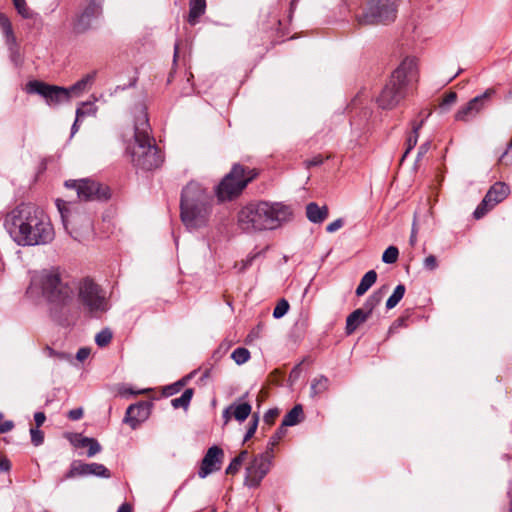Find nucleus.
Listing matches in <instances>:
<instances>
[{"label":"nucleus","instance_id":"4be33fe9","mask_svg":"<svg viewBox=\"0 0 512 512\" xmlns=\"http://www.w3.org/2000/svg\"><path fill=\"white\" fill-rule=\"evenodd\" d=\"M368 319L364 309L354 310L346 319L345 331L347 335H351L355 330Z\"/></svg>","mask_w":512,"mask_h":512},{"label":"nucleus","instance_id":"6ab92c4d","mask_svg":"<svg viewBox=\"0 0 512 512\" xmlns=\"http://www.w3.org/2000/svg\"><path fill=\"white\" fill-rule=\"evenodd\" d=\"M223 456L224 452L220 447L216 445L210 447L201 461L198 476L204 479L211 473L218 471L221 468Z\"/></svg>","mask_w":512,"mask_h":512},{"label":"nucleus","instance_id":"6e6d98bb","mask_svg":"<svg viewBox=\"0 0 512 512\" xmlns=\"http://www.w3.org/2000/svg\"><path fill=\"white\" fill-rule=\"evenodd\" d=\"M85 116V112L83 108H77L76 110V119L71 127V135H74L78 131V122L79 120Z\"/></svg>","mask_w":512,"mask_h":512},{"label":"nucleus","instance_id":"ea45409f","mask_svg":"<svg viewBox=\"0 0 512 512\" xmlns=\"http://www.w3.org/2000/svg\"><path fill=\"white\" fill-rule=\"evenodd\" d=\"M399 250L395 246H389L382 255V261L386 264H393L397 261Z\"/></svg>","mask_w":512,"mask_h":512},{"label":"nucleus","instance_id":"6e6552de","mask_svg":"<svg viewBox=\"0 0 512 512\" xmlns=\"http://www.w3.org/2000/svg\"><path fill=\"white\" fill-rule=\"evenodd\" d=\"M396 17L397 4L394 0H368L356 19L360 25H385L394 22Z\"/></svg>","mask_w":512,"mask_h":512},{"label":"nucleus","instance_id":"49530a36","mask_svg":"<svg viewBox=\"0 0 512 512\" xmlns=\"http://www.w3.org/2000/svg\"><path fill=\"white\" fill-rule=\"evenodd\" d=\"M279 413H280V411L277 408L269 409L264 414V417H263L264 423L267 424L268 426L273 425L275 422V419L278 417Z\"/></svg>","mask_w":512,"mask_h":512},{"label":"nucleus","instance_id":"7ed1b4c3","mask_svg":"<svg viewBox=\"0 0 512 512\" xmlns=\"http://www.w3.org/2000/svg\"><path fill=\"white\" fill-rule=\"evenodd\" d=\"M212 207L213 196L201 184L191 181L182 189L180 218L189 231L208 225Z\"/></svg>","mask_w":512,"mask_h":512},{"label":"nucleus","instance_id":"f3484780","mask_svg":"<svg viewBox=\"0 0 512 512\" xmlns=\"http://www.w3.org/2000/svg\"><path fill=\"white\" fill-rule=\"evenodd\" d=\"M90 475L103 478H109L111 476L110 471L103 464L82 463L81 461L74 460L70 465V469L65 473L61 481L78 476L85 477Z\"/></svg>","mask_w":512,"mask_h":512},{"label":"nucleus","instance_id":"c85d7f7f","mask_svg":"<svg viewBox=\"0 0 512 512\" xmlns=\"http://www.w3.org/2000/svg\"><path fill=\"white\" fill-rule=\"evenodd\" d=\"M231 409H232L233 417L237 421L243 422L251 414L252 406L249 403L244 402V403H240V404H232Z\"/></svg>","mask_w":512,"mask_h":512},{"label":"nucleus","instance_id":"ddd939ff","mask_svg":"<svg viewBox=\"0 0 512 512\" xmlns=\"http://www.w3.org/2000/svg\"><path fill=\"white\" fill-rule=\"evenodd\" d=\"M26 91L29 94L42 96L49 106L59 105L70 98L68 88L49 85L38 80L29 81L26 85Z\"/></svg>","mask_w":512,"mask_h":512},{"label":"nucleus","instance_id":"e2e57ef3","mask_svg":"<svg viewBox=\"0 0 512 512\" xmlns=\"http://www.w3.org/2000/svg\"><path fill=\"white\" fill-rule=\"evenodd\" d=\"M14 427V424L12 421L7 420L4 422L0 421V433H7Z\"/></svg>","mask_w":512,"mask_h":512},{"label":"nucleus","instance_id":"423d86ee","mask_svg":"<svg viewBox=\"0 0 512 512\" xmlns=\"http://www.w3.org/2000/svg\"><path fill=\"white\" fill-rule=\"evenodd\" d=\"M77 300L83 311L92 317H99L109 309L105 292L91 278H83L76 285Z\"/></svg>","mask_w":512,"mask_h":512},{"label":"nucleus","instance_id":"bf43d9fd","mask_svg":"<svg viewBox=\"0 0 512 512\" xmlns=\"http://www.w3.org/2000/svg\"><path fill=\"white\" fill-rule=\"evenodd\" d=\"M90 349L87 347H82L77 351L76 359L80 362L86 360L90 355Z\"/></svg>","mask_w":512,"mask_h":512},{"label":"nucleus","instance_id":"3c124183","mask_svg":"<svg viewBox=\"0 0 512 512\" xmlns=\"http://www.w3.org/2000/svg\"><path fill=\"white\" fill-rule=\"evenodd\" d=\"M239 460L240 459L233 458L231 460L230 464L228 465V467L226 468L225 473L228 475L236 474L242 466V464L239 462Z\"/></svg>","mask_w":512,"mask_h":512},{"label":"nucleus","instance_id":"9d476101","mask_svg":"<svg viewBox=\"0 0 512 512\" xmlns=\"http://www.w3.org/2000/svg\"><path fill=\"white\" fill-rule=\"evenodd\" d=\"M65 187L75 190L80 201H101L110 196L107 186L90 179L68 180Z\"/></svg>","mask_w":512,"mask_h":512},{"label":"nucleus","instance_id":"a878e982","mask_svg":"<svg viewBox=\"0 0 512 512\" xmlns=\"http://www.w3.org/2000/svg\"><path fill=\"white\" fill-rule=\"evenodd\" d=\"M376 280L377 273L374 270H369L368 272H366L365 275L361 278V281L356 288V295H364L374 285Z\"/></svg>","mask_w":512,"mask_h":512},{"label":"nucleus","instance_id":"338daca9","mask_svg":"<svg viewBox=\"0 0 512 512\" xmlns=\"http://www.w3.org/2000/svg\"><path fill=\"white\" fill-rule=\"evenodd\" d=\"M416 234H417V228H416V224L414 222L412 225V231H411V235H410V239H409V242L412 246H414L416 244V241H417Z\"/></svg>","mask_w":512,"mask_h":512},{"label":"nucleus","instance_id":"a18cd8bd","mask_svg":"<svg viewBox=\"0 0 512 512\" xmlns=\"http://www.w3.org/2000/svg\"><path fill=\"white\" fill-rule=\"evenodd\" d=\"M45 352L51 358H57L61 361H70L71 360V356L69 354H67L65 352H58L49 346H46Z\"/></svg>","mask_w":512,"mask_h":512},{"label":"nucleus","instance_id":"58836bf2","mask_svg":"<svg viewBox=\"0 0 512 512\" xmlns=\"http://www.w3.org/2000/svg\"><path fill=\"white\" fill-rule=\"evenodd\" d=\"M112 337H113V334H112L111 330L108 328H105L96 334L95 342L99 347H105L111 342Z\"/></svg>","mask_w":512,"mask_h":512},{"label":"nucleus","instance_id":"c756f323","mask_svg":"<svg viewBox=\"0 0 512 512\" xmlns=\"http://www.w3.org/2000/svg\"><path fill=\"white\" fill-rule=\"evenodd\" d=\"M78 447H88L87 456L93 457L101 451V445L94 438L82 437L76 444Z\"/></svg>","mask_w":512,"mask_h":512},{"label":"nucleus","instance_id":"39448f33","mask_svg":"<svg viewBox=\"0 0 512 512\" xmlns=\"http://www.w3.org/2000/svg\"><path fill=\"white\" fill-rule=\"evenodd\" d=\"M417 62L407 57L392 73L390 81L382 89L377 103L382 109H392L407 95L408 88L417 81Z\"/></svg>","mask_w":512,"mask_h":512},{"label":"nucleus","instance_id":"2f4dec72","mask_svg":"<svg viewBox=\"0 0 512 512\" xmlns=\"http://www.w3.org/2000/svg\"><path fill=\"white\" fill-rule=\"evenodd\" d=\"M193 394H194V391L192 388L186 389L180 397L174 398L171 400L172 407L175 409H178V408L187 409L190 404V401L193 397Z\"/></svg>","mask_w":512,"mask_h":512},{"label":"nucleus","instance_id":"393cba45","mask_svg":"<svg viewBox=\"0 0 512 512\" xmlns=\"http://www.w3.org/2000/svg\"><path fill=\"white\" fill-rule=\"evenodd\" d=\"M96 77V72L93 71L91 73L86 74L80 80H78L75 84H73L68 89L70 90V95H79L83 91H85L89 86L92 85Z\"/></svg>","mask_w":512,"mask_h":512},{"label":"nucleus","instance_id":"680f3d73","mask_svg":"<svg viewBox=\"0 0 512 512\" xmlns=\"http://www.w3.org/2000/svg\"><path fill=\"white\" fill-rule=\"evenodd\" d=\"M80 108L84 109L85 115H95L97 110L92 103H82Z\"/></svg>","mask_w":512,"mask_h":512},{"label":"nucleus","instance_id":"a19ab883","mask_svg":"<svg viewBox=\"0 0 512 512\" xmlns=\"http://www.w3.org/2000/svg\"><path fill=\"white\" fill-rule=\"evenodd\" d=\"M258 422H259V414L258 413H254L252 415V419H251V421L249 423V428L247 429V431H246V433L244 435L243 442H246L250 438L253 437V435L255 434V432L257 430Z\"/></svg>","mask_w":512,"mask_h":512},{"label":"nucleus","instance_id":"a211bd4d","mask_svg":"<svg viewBox=\"0 0 512 512\" xmlns=\"http://www.w3.org/2000/svg\"><path fill=\"white\" fill-rule=\"evenodd\" d=\"M495 93L493 89H487L483 94L471 99L466 105L459 108L455 114L457 121L468 122L474 119L484 108L485 101Z\"/></svg>","mask_w":512,"mask_h":512},{"label":"nucleus","instance_id":"774afa93","mask_svg":"<svg viewBox=\"0 0 512 512\" xmlns=\"http://www.w3.org/2000/svg\"><path fill=\"white\" fill-rule=\"evenodd\" d=\"M117 512H132V508L128 503H123L117 510Z\"/></svg>","mask_w":512,"mask_h":512},{"label":"nucleus","instance_id":"1a4fd4ad","mask_svg":"<svg viewBox=\"0 0 512 512\" xmlns=\"http://www.w3.org/2000/svg\"><path fill=\"white\" fill-rule=\"evenodd\" d=\"M104 0H89L77 13L72 22L73 32L84 34L95 28V22L102 17Z\"/></svg>","mask_w":512,"mask_h":512},{"label":"nucleus","instance_id":"c03bdc74","mask_svg":"<svg viewBox=\"0 0 512 512\" xmlns=\"http://www.w3.org/2000/svg\"><path fill=\"white\" fill-rule=\"evenodd\" d=\"M499 163L503 165L512 164V140L507 144V148L499 157Z\"/></svg>","mask_w":512,"mask_h":512},{"label":"nucleus","instance_id":"f03ea898","mask_svg":"<svg viewBox=\"0 0 512 512\" xmlns=\"http://www.w3.org/2000/svg\"><path fill=\"white\" fill-rule=\"evenodd\" d=\"M151 127L144 106L138 108L134 122V144L130 148L131 161L134 167L143 171L159 168L164 157L161 150L150 136Z\"/></svg>","mask_w":512,"mask_h":512},{"label":"nucleus","instance_id":"dca6fc26","mask_svg":"<svg viewBox=\"0 0 512 512\" xmlns=\"http://www.w3.org/2000/svg\"><path fill=\"white\" fill-rule=\"evenodd\" d=\"M509 187L503 182H496L486 193L473 215L476 219L482 218L488 211L502 202L509 195Z\"/></svg>","mask_w":512,"mask_h":512},{"label":"nucleus","instance_id":"bb28decb","mask_svg":"<svg viewBox=\"0 0 512 512\" xmlns=\"http://www.w3.org/2000/svg\"><path fill=\"white\" fill-rule=\"evenodd\" d=\"M303 416V409L300 404L295 405L283 418L281 426L283 428L298 424Z\"/></svg>","mask_w":512,"mask_h":512},{"label":"nucleus","instance_id":"b1692460","mask_svg":"<svg viewBox=\"0 0 512 512\" xmlns=\"http://www.w3.org/2000/svg\"><path fill=\"white\" fill-rule=\"evenodd\" d=\"M189 16L188 22L191 25H195L198 18L205 13L206 1L205 0H190L189 3Z\"/></svg>","mask_w":512,"mask_h":512},{"label":"nucleus","instance_id":"5fc2aeb1","mask_svg":"<svg viewBox=\"0 0 512 512\" xmlns=\"http://www.w3.org/2000/svg\"><path fill=\"white\" fill-rule=\"evenodd\" d=\"M344 225V221L341 218H338L327 225L326 231L328 233H333L339 230Z\"/></svg>","mask_w":512,"mask_h":512},{"label":"nucleus","instance_id":"0eeeda50","mask_svg":"<svg viewBox=\"0 0 512 512\" xmlns=\"http://www.w3.org/2000/svg\"><path fill=\"white\" fill-rule=\"evenodd\" d=\"M257 172L240 164H234L231 171L217 185L215 193L219 201L231 200L255 179Z\"/></svg>","mask_w":512,"mask_h":512},{"label":"nucleus","instance_id":"052dcab7","mask_svg":"<svg viewBox=\"0 0 512 512\" xmlns=\"http://www.w3.org/2000/svg\"><path fill=\"white\" fill-rule=\"evenodd\" d=\"M430 147H431L430 141H426L423 144H421L418 149L417 158L420 159L423 155H425L429 151Z\"/></svg>","mask_w":512,"mask_h":512},{"label":"nucleus","instance_id":"cd10ccee","mask_svg":"<svg viewBox=\"0 0 512 512\" xmlns=\"http://www.w3.org/2000/svg\"><path fill=\"white\" fill-rule=\"evenodd\" d=\"M328 387L329 379L324 375H320L314 378L311 382L310 396L313 398L317 397L327 391Z\"/></svg>","mask_w":512,"mask_h":512},{"label":"nucleus","instance_id":"412c9836","mask_svg":"<svg viewBox=\"0 0 512 512\" xmlns=\"http://www.w3.org/2000/svg\"><path fill=\"white\" fill-rule=\"evenodd\" d=\"M306 216L312 223H322L328 217L327 206L320 207L317 203L311 202L306 206Z\"/></svg>","mask_w":512,"mask_h":512},{"label":"nucleus","instance_id":"4c0bfd02","mask_svg":"<svg viewBox=\"0 0 512 512\" xmlns=\"http://www.w3.org/2000/svg\"><path fill=\"white\" fill-rule=\"evenodd\" d=\"M286 434V429L280 426L276 432L270 437L266 451H269L271 455H273L274 447L279 443L282 437Z\"/></svg>","mask_w":512,"mask_h":512},{"label":"nucleus","instance_id":"9b49d317","mask_svg":"<svg viewBox=\"0 0 512 512\" xmlns=\"http://www.w3.org/2000/svg\"><path fill=\"white\" fill-rule=\"evenodd\" d=\"M259 204L264 230L276 229L292 217L290 206L283 203L260 201Z\"/></svg>","mask_w":512,"mask_h":512},{"label":"nucleus","instance_id":"72a5a7b5","mask_svg":"<svg viewBox=\"0 0 512 512\" xmlns=\"http://www.w3.org/2000/svg\"><path fill=\"white\" fill-rule=\"evenodd\" d=\"M17 13L24 19H32L35 13L27 6L25 0H13Z\"/></svg>","mask_w":512,"mask_h":512},{"label":"nucleus","instance_id":"c9c22d12","mask_svg":"<svg viewBox=\"0 0 512 512\" xmlns=\"http://www.w3.org/2000/svg\"><path fill=\"white\" fill-rule=\"evenodd\" d=\"M382 296L379 292H375L371 294L362 309L365 310V313H367V316L369 317L374 310V308L381 302Z\"/></svg>","mask_w":512,"mask_h":512},{"label":"nucleus","instance_id":"7c9ffc66","mask_svg":"<svg viewBox=\"0 0 512 512\" xmlns=\"http://www.w3.org/2000/svg\"><path fill=\"white\" fill-rule=\"evenodd\" d=\"M425 119H422L419 123L412 122V133L407 138V148L404 153V157L416 146L419 137V130L423 126Z\"/></svg>","mask_w":512,"mask_h":512},{"label":"nucleus","instance_id":"13d9d810","mask_svg":"<svg viewBox=\"0 0 512 512\" xmlns=\"http://www.w3.org/2000/svg\"><path fill=\"white\" fill-rule=\"evenodd\" d=\"M68 417L70 420L77 421L83 417V409L81 407L69 411Z\"/></svg>","mask_w":512,"mask_h":512},{"label":"nucleus","instance_id":"20e7f679","mask_svg":"<svg viewBox=\"0 0 512 512\" xmlns=\"http://www.w3.org/2000/svg\"><path fill=\"white\" fill-rule=\"evenodd\" d=\"M41 290L42 296L52 305H68L74 295L75 284L67 273L58 267L43 269L31 281Z\"/></svg>","mask_w":512,"mask_h":512},{"label":"nucleus","instance_id":"de8ad7c7","mask_svg":"<svg viewBox=\"0 0 512 512\" xmlns=\"http://www.w3.org/2000/svg\"><path fill=\"white\" fill-rule=\"evenodd\" d=\"M30 435H31V442L34 446H39L44 441V435L43 432L40 431L38 428H31L30 429Z\"/></svg>","mask_w":512,"mask_h":512},{"label":"nucleus","instance_id":"473e14b6","mask_svg":"<svg viewBox=\"0 0 512 512\" xmlns=\"http://www.w3.org/2000/svg\"><path fill=\"white\" fill-rule=\"evenodd\" d=\"M405 290H406V288L403 284L397 285L396 288L394 289L392 295L388 298V300L386 302V308L387 309L394 308L403 298V296L405 294Z\"/></svg>","mask_w":512,"mask_h":512},{"label":"nucleus","instance_id":"09e8293b","mask_svg":"<svg viewBox=\"0 0 512 512\" xmlns=\"http://www.w3.org/2000/svg\"><path fill=\"white\" fill-rule=\"evenodd\" d=\"M4 38L5 43L8 46L9 50L11 52H15L17 50L18 45L14 32L12 31L7 34H4Z\"/></svg>","mask_w":512,"mask_h":512},{"label":"nucleus","instance_id":"37998d69","mask_svg":"<svg viewBox=\"0 0 512 512\" xmlns=\"http://www.w3.org/2000/svg\"><path fill=\"white\" fill-rule=\"evenodd\" d=\"M457 100V94L455 92H449L446 94L440 103L439 107L444 112L449 110V107L453 105Z\"/></svg>","mask_w":512,"mask_h":512},{"label":"nucleus","instance_id":"f257e3e1","mask_svg":"<svg viewBox=\"0 0 512 512\" xmlns=\"http://www.w3.org/2000/svg\"><path fill=\"white\" fill-rule=\"evenodd\" d=\"M4 225L13 241L20 246L46 245L55 236L48 216L31 203H22L9 212Z\"/></svg>","mask_w":512,"mask_h":512},{"label":"nucleus","instance_id":"79ce46f5","mask_svg":"<svg viewBox=\"0 0 512 512\" xmlns=\"http://www.w3.org/2000/svg\"><path fill=\"white\" fill-rule=\"evenodd\" d=\"M289 310V303L285 299H281L273 310L275 319L282 318Z\"/></svg>","mask_w":512,"mask_h":512},{"label":"nucleus","instance_id":"aec40b11","mask_svg":"<svg viewBox=\"0 0 512 512\" xmlns=\"http://www.w3.org/2000/svg\"><path fill=\"white\" fill-rule=\"evenodd\" d=\"M148 414L149 407L147 403L132 404L126 410L124 422L130 425L132 429H136L148 417Z\"/></svg>","mask_w":512,"mask_h":512},{"label":"nucleus","instance_id":"8fccbe9b","mask_svg":"<svg viewBox=\"0 0 512 512\" xmlns=\"http://www.w3.org/2000/svg\"><path fill=\"white\" fill-rule=\"evenodd\" d=\"M0 27L2 29L3 35L13 31L11 21L3 13H0Z\"/></svg>","mask_w":512,"mask_h":512},{"label":"nucleus","instance_id":"864d4df0","mask_svg":"<svg viewBox=\"0 0 512 512\" xmlns=\"http://www.w3.org/2000/svg\"><path fill=\"white\" fill-rule=\"evenodd\" d=\"M324 159L321 155L314 156L311 159L305 160L304 164L307 169H310L311 167L319 166L323 163Z\"/></svg>","mask_w":512,"mask_h":512},{"label":"nucleus","instance_id":"4d7b16f0","mask_svg":"<svg viewBox=\"0 0 512 512\" xmlns=\"http://www.w3.org/2000/svg\"><path fill=\"white\" fill-rule=\"evenodd\" d=\"M424 267L428 270H434L437 267V260L434 255H429L424 260Z\"/></svg>","mask_w":512,"mask_h":512},{"label":"nucleus","instance_id":"2eb2a0df","mask_svg":"<svg viewBox=\"0 0 512 512\" xmlns=\"http://www.w3.org/2000/svg\"><path fill=\"white\" fill-rule=\"evenodd\" d=\"M260 204L250 203L244 206L237 216L239 228L247 233L263 231L264 225L261 216Z\"/></svg>","mask_w":512,"mask_h":512},{"label":"nucleus","instance_id":"5701e85b","mask_svg":"<svg viewBox=\"0 0 512 512\" xmlns=\"http://www.w3.org/2000/svg\"><path fill=\"white\" fill-rule=\"evenodd\" d=\"M67 202L61 199L56 200V206L61 214L62 222L67 230V232L77 241H81L83 237V233H79L78 231L74 230L73 228L70 229L69 226L71 224V221L69 219L68 215V209L66 208Z\"/></svg>","mask_w":512,"mask_h":512},{"label":"nucleus","instance_id":"69168bd1","mask_svg":"<svg viewBox=\"0 0 512 512\" xmlns=\"http://www.w3.org/2000/svg\"><path fill=\"white\" fill-rule=\"evenodd\" d=\"M46 416L43 412H36L34 414V420L36 423V428L40 427L45 422Z\"/></svg>","mask_w":512,"mask_h":512},{"label":"nucleus","instance_id":"4468645a","mask_svg":"<svg viewBox=\"0 0 512 512\" xmlns=\"http://www.w3.org/2000/svg\"><path fill=\"white\" fill-rule=\"evenodd\" d=\"M273 455L265 451L256 455L246 467L244 483L250 488L258 487L270 471Z\"/></svg>","mask_w":512,"mask_h":512},{"label":"nucleus","instance_id":"0e129e2a","mask_svg":"<svg viewBox=\"0 0 512 512\" xmlns=\"http://www.w3.org/2000/svg\"><path fill=\"white\" fill-rule=\"evenodd\" d=\"M11 469L10 460L6 457L0 458V471L8 472Z\"/></svg>","mask_w":512,"mask_h":512},{"label":"nucleus","instance_id":"f704fd0d","mask_svg":"<svg viewBox=\"0 0 512 512\" xmlns=\"http://www.w3.org/2000/svg\"><path fill=\"white\" fill-rule=\"evenodd\" d=\"M231 358L236 364L242 365L250 359V352L244 347H238L232 352Z\"/></svg>","mask_w":512,"mask_h":512},{"label":"nucleus","instance_id":"603ef678","mask_svg":"<svg viewBox=\"0 0 512 512\" xmlns=\"http://www.w3.org/2000/svg\"><path fill=\"white\" fill-rule=\"evenodd\" d=\"M184 385H185V379L179 380L178 382L167 386L165 388V392L167 395H173V394L179 392L180 389L182 388V386H184Z\"/></svg>","mask_w":512,"mask_h":512},{"label":"nucleus","instance_id":"f8f14e48","mask_svg":"<svg viewBox=\"0 0 512 512\" xmlns=\"http://www.w3.org/2000/svg\"><path fill=\"white\" fill-rule=\"evenodd\" d=\"M259 204L264 230L276 229L292 217L290 206L283 203L260 201Z\"/></svg>","mask_w":512,"mask_h":512},{"label":"nucleus","instance_id":"e433bc0d","mask_svg":"<svg viewBox=\"0 0 512 512\" xmlns=\"http://www.w3.org/2000/svg\"><path fill=\"white\" fill-rule=\"evenodd\" d=\"M260 255V252L250 253L246 259L241 260L240 262H236L234 264V269L238 271V273H244L254 262V260Z\"/></svg>","mask_w":512,"mask_h":512}]
</instances>
